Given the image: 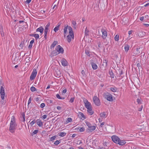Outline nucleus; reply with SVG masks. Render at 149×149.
<instances>
[{"label": "nucleus", "instance_id": "11", "mask_svg": "<svg viewBox=\"0 0 149 149\" xmlns=\"http://www.w3.org/2000/svg\"><path fill=\"white\" fill-rule=\"evenodd\" d=\"M98 3V2H95L93 3V9L95 10H97L99 8V4Z\"/></svg>", "mask_w": 149, "mask_h": 149}, {"label": "nucleus", "instance_id": "59", "mask_svg": "<svg viewBox=\"0 0 149 149\" xmlns=\"http://www.w3.org/2000/svg\"><path fill=\"white\" fill-rule=\"evenodd\" d=\"M67 90L66 89L63 90L62 92V94H65V93L66 92Z\"/></svg>", "mask_w": 149, "mask_h": 149}, {"label": "nucleus", "instance_id": "20", "mask_svg": "<svg viewBox=\"0 0 149 149\" xmlns=\"http://www.w3.org/2000/svg\"><path fill=\"white\" fill-rule=\"evenodd\" d=\"M34 39L33 38V39L30 41V44L28 47V48L29 49H31L32 48L33 45L32 44L34 42Z\"/></svg>", "mask_w": 149, "mask_h": 149}, {"label": "nucleus", "instance_id": "38", "mask_svg": "<svg viewBox=\"0 0 149 149\" xmlns=\"http://www.w3.org/2000/svg\"><path fill=\"white\" fill-rule=\"evenodd\" d=\"M38 132V130H35L33 133H31V135L32 136H33L34 134H36Z\"/></svg>", "mask_w": 149, "mask_h": 149}, {"label": "nucleus", "instance_id": "41", "mask_svg": "<svg viewBox=\"0 0 149 149\" xmlns=\"http://www.w3.org/2000/svg\"><path fill=\"white\" fill-rule=\"evenodd\" d=\"M141 99L138 98L136 100V101L139 104H141Z\"/></svg>", "mask_w": 149, "mask_h": 149}, {"label": "nucleus", "instance_id": "54", "mask_svg": "<svg viewBox=\"0 0 149 149\" xmlns=\"http://www.w3.org/2000/svg\"><path fill=\"white\" fill-rule=\"evenodd\" d=\"M45 106V104L44 103H42L41 104L40 107L41 108L44 107Z\"/></svg>", "mask_w": 149, "mask_h": 149}, {"label": "nucleus", "instance_id": "7", "mask_svg": "<svg viewBox=\"0 0 149 149\" xmlns=\"http://www.w3.org/2000/svg\"><path fill=\"white\" fill-rule=\"evenodd\" d=\"M55 49L58 52V53L63 54L64 50L63 48L59 45L57 46L56 47Z\"/></svg>", "mask_w": 149, "mask_h": 149}, {"label": "nucleus", "instance_id": "43", "mask_svg": "<svg viewBox=\"0 0 149 149\" xmlns=\"http://www.w3.org/2000/svg\"><path fill=\"white\" fill-rule=\"evenodd\" d=\"M24 40L23 41H22L21 42L20 44L19 45V46L21 47H23V45L24 44Z\"/></svg>", "mask_w": 149, "mask_h": 149}, {"label": "nucleus", "instance_id": "25", "mask_svg": "<svg viewBox=\"0 0 149 149\" xmlns=\"http://www.w3.org/2000/svg\"><path fill=\"white\" fill-rule=\"evenodd\" d=\"M61 24L60 23H58V26L56 27L54 29V31L55 32H56L57 31H58V29L59 27L60 26Z\"/></svg>", "mask_w": 149, "mask_h": 149}, {"label": "nucleus", "instance_id": "22", "mask_svg": "<svg viewBox=\"0 0 149 149\" xmlns=\"http://www.w3.org/2000/svg\"><path fill=\"white\" fill-rule=\"evenodd\" d=\"M107 62L108 61L107 59H104L102 65L104 66V68H106L107 66Z\"/></svg>", "mask_w": 149, "mask_h": 149}, {"label": "nucleus", "instance_id": "2", "mask_svg": "<svg viewBox=\"0 0 149 149\" xmlns=\"http://www.w3.org/2000/svg\"><path fill=\"white\" fill-rule=\"evenodd\" d=\"M0 85H2L1 86L0 90V93L1 97L2 100L4 98L5 93L4 90L3 86H4V84L2 80L0 79Z\"/></svg>", "mask_w": 149, "mask_h": 149}, {"label": "nucleus", "instance_id": "51", "mask_svg": "<svg viewBox=\"0 0 149 149\" xmlns=\"http://www.w3.org/2000/svg\"><path fill=\"white\" fill-rule=\"evenodd\" d=\"M74 97H71L70 100L69 102H70V103H72L74 102Z\"/></svg>", "mask_w": 149, "mask_h": 149}, {"label": "nucleus", "instance_id": "5", "mask_svg": "<svg viewBox=\"0 0 149 149\" xmlns=\"http://www.w3.org/2000/svg\"><path fill=\"white\" fill-rule=\"evenodd\" d=\"M111 139L116 144H118L119 143L120 139L117 136L113 135L111 136Z\"/></svg>", "mask_w": 149, "mask_h": 149}, {"label": "nucleus", "instance_id": "47", "mask_svg": "<svg viewBox=\"0 0 149 149\" xmlns=\"http://www.w3.org/2000/svg\"><path fill=\"white\" fill-rule=\"evenodd\" d=\"M47 102L48 104H53V101L51 100L47 99Z\"/></svg>", "mask_w": 149, "mask_h": 149}, {"label": "nucleus", "instance_id": "13", "mask_svg": "<svg viewBox=\"0 0 149 149\" xmlns=\"http://www.w3.org/2000/svg\"><path fill=\"white\" fill-rule=\"evenodd\" d=\"M91 65L92 68L93 70H95L97 68L98 66L95 63L91 61Z\"/></svg>", "mask_w": 149, "mask_h": 149}, {"label": "nucleus", "instance_id": "10", "mask_svg": "<svg viewBox=\"0 0 149 149\" xmlns=\"http://www.w3.org/2000/svg\"><path fill=\"white\" fill-rule=\"evenodd\" d=\"M96 128L95 126H91L88 128L87 129L86 131L88 132H90L95 130Z\"/></svg>", "mask_w": 149, "mask_h": 149}, {"label": "nucleus", "instance_id": "64", "mask_svg": "<svg viewBox=\"0 0 149 149\" xmlns=\"http://www.w3.org/2000/svg\"><path fill=\"white\" fill-rule=\"evenodd\" d=\"M48 30H44V34L47 35Z\"/></svg>", "mask_w": 149, "mask_h": 149}, {"label": "nucleus", "instance_id": "50", "mask_svg": "<svg viewBox=\"0 0 149 149\" xmlns=\"http://www.w3.org/2000/svg\"><path fill=\"white\" fill-rule=\"evenodd\" d=\"M60 143V142H59V141L57 140L55 141L54 143V144L56 145H58Z\"/></svg>", "mask_w": 149, "mask_h": 149}, {"label": "nucleus", "instance_id": "48", "mask_svg": "<svg viewBox=\"0 0 149 149\" xmlns=\"http://www.w3.org/2000/svg\"><path fill=\"white\" fill-rule=\"evenodd\" d=\"M86 125L89 128L91 126V123L88 121H86Z\"/></svg>", "mask_w": 149, "mask_h": 149}, {"label": "nucleus", "instance_id": "62", "mask_svg": "<svg viewBox=\"0 0 149 149\" xmlns=\"http://www.w3.org/2000/svg\"><path fill=\"white\" fill-rule=\"evenodd\" d=\"M68 30L69 31H71L72 30V28L70 26H68Z\"/></svg>", "mask_w": 149, "mask_h": 149}, {"label": "nucleus", "instance_id": "55", "mask_svg": "<svg viewBox=\"0 0 149 149\" xmlns=\"http://www.w3.org/2000/svg\"><path fill=\"white\" fill-rule=\"evenodd\" d=\"M5 102L4 100H1V106H3V105H4L5 104Z\"/></svg>", "mask_w": 149, "mask_h": 149}, {"label": "nucleus", "instance_id": "1", "mask_svg": "<svg viewBox=\"0 0 149 149\" xmlns=\"http://www.w3.org/2000/svg\"><path fill=\"white\" fill-rule=\"evenodd\" d=\"M15 117L14 116H12L10 123L9 128V131L12 133H14L16 129L17 125L15 122Z\"/></svg>", "mask_w": 149, "mask_h": 149}, {"label": "nucleus", "instance_id": "4", "mask_svg": "<svg viewBox=\"0 0 149 149\" xmlns=\"http://www.w3.org/2000/svg\"><path fill=\"white\" fill-rule=\"evenodd\" d=\"M37 74V71L36 68H34L30 76V79L32 81L36 77Z\"/></svg>", "mask_w": 149, "mask_h": 149}, {"label": "nucleus", "instance_id": "34", "mask_svg": "<svg viewBox=\"0 0 149 149\" xmlns=\"http://www.w3.org/2000/svg\"><path fill=\"white\" fill-rule=\"evenodd\" d=\"M129 46L128 45H126L125 47V49L126 52H127L129 50Z\"/></svg>", "mask_w": 149, "mask_h": 149}, {"label": "nucleus", "instance_id": "8", "mask_svg": "<svg viewBox=\"0 0 149 149\" xmlns=\"http://www.w3.org/2000/svg\"><path fill=\"white\" fill-rule=\"evenodd\" d=\"M101 31L102 33V37L104 39L107 36V32L106 30L103 28H102L101 29Z\"/></svg>", "mask_w": 149, "mask_h": 149}, {"label": "nucleus", "instance_id": "30", "mask_svg": "<svg viewBox=\"0 0 149 149\" xmlns=\"http://www.w3.org/2000/svg\"><path fill=\"white\" fill-rule=\"evenodd\" d=\"M19 56H20V55L19 54H16V55L15 56V57L13 60L14 61H15V63L16 61H17L18 60L19 58L18 57H17V56L18 57Z\"/></svg>", "mask_w": 149, "mask_h": 149}, {"label": "nucleus", "instance_id": "53", "mask_svg": "<svg viewBox=\"0 0 149 149\" xmlns=\"http://www.w3.org/2000/svg\"><path fill=\"white\" fill-rule=\"evenodd\" d=\"M31 97H30L28 101V106L31 103Z\"/></svg>", "mask_w": 149, "mask_h": 149}, {"label": "nucleus", "instance_id": "14", "mask_svg": "<svg viewBox=\"0 0 149 149\" xmlns=\"http://www.w3.org/2000/svg\"><path fill=\"white\" fill-rule=\"evenodd\" d=\"M44 31V28L42 26H40L36 29V32H39L41 33L42 34Z\"/></svg>", "mask_w": 149, "mask_h": 149}, {"label": "nucleus", "instance_id": "29", "mask_svg": "<svg viewBox=\"0 0 149 149\" xmlns=\"http://www.w3.org/2000/svg\"><path fill=\"white\" fill-rule=\"evenodd\" d=\"M66 133L64 132H60L58 134V135L61 137H63L66 135Z\"/></svg>", "mask_w": 149, "mask_h": 149}, {"label": "nucleus", "instance_id": "46", "mask_svg": "<svg viewBox=\"0 0 149 149\" xmlns=\"http://www.w3.org/2000/svg\"><path fill=\"white\" fill-rule=\"evenodd\" d=\"M72 121V118H69L67 119V120L66 121V122L67 123L71 122Z\"/></svg>", "mask_w": 149, "mask_h": 149}, {"label": "nucleus", "instance_id": "3", "mask_svg": "<svg viewBox=\"0 0 149 149\" xmlns=\"http://www.w3.org/2000/svg\"><path fill=\"white\" fill-rule=\"evenodd\" d=\"M93 100L94 103L95 105L97 106H99L100 105L101 103L100 100L98 97L96 96H94L93 97Z\"/></svg>", "mask_w": 149, "mask_h": 149}, {"label": "nucleus", "instance_id": "42", "mask_svg": "<svg viewBox=\"0 0 149 149\" xmlns=\"http://www.w3.org/2000/svg\"><path fill=\"white\" fill-rule=\"evenodd\" d=\"M30 90L32 92L36 91V88L34 86H32L30 88Z\"/></svg>", "mask_w": 149, "mask_h": 149}, {"label": "nucleus", "instance_id": "17", "mask_svg": "<svg viewBox=\"0 0 149 149\" xmlns=\"http://www.w3.org/2000/svg\"><path fill=\"white\" fill-rule=\"evenodd\" d=\"M140 49V47L137 48L136 49H134V54L135 55H137L140 53V51L139 49Z\"/></svg>", "mask_w": 149, "mask_h": 149}, {"label": "nucleus", "instance_id": "44", "mask_svg": "<svg viewBox=\"0 0 149 149\" xmlns=\"http://www.w3.org/2000/svg\"><path fill=\"white\" fill-rule=\"evenodd\" d=\"M119 35H116L115 37H114V39L116 41H118L119 40Z\"/></svg>", "mask_w": 149, "mask_h": 149}, {"label": "nucleus", "instance_id": "56", "mask_svg": "<svg viewBox=\"0 0 149 149\" xmlns=\"http://www.w3.org/2000/svg\"><path fill=\"white\" fill-rule=\"evenodd\" d=\"M31 0H27L25 2V3L28 4H29L31 1Z\"/></svg>", "mask_w": 149, "mask_h": 149}, {"label": "nucleus", "instance_id": "60", "mask_svg": "<svg viewBox=\"0 0 149 149\" xmlns=\"http://www.w3.org/2000/svg\"><path fill=\"white\" fill-rule=\"evenodd\" d=\"M47 118V115H44L42 116V119L43 120H44L46 118Z\"/></svg>", "mask_w": 149, "mask_h": 149}, {"label": "nucleus", "instance_id": "18", "mask_svg": "<svg viewBox=\"0 0 149 149\" xmlns=\"http://www.w3.org/2000/svg\"><path fill=\"white\" fill-rule=\"evenodd\" d=\"M36 123L39 127H41L43 125L42 122L39 119H37L36 120Z\"/></svg>", "mask_w": 149, "mask_h": 149}, {"label": "nucleus", "instance_id": "21", "mask_svg": "<svg viewBox=\"0 0 149 149\" xmlns=\"http://www.w3.org/2000/svg\"><path fill=\"white\" fill-rule=\"evenodd\" d=\"M58 54H59V53H58V51L56 49L55 50H53V51L51 53V55L52 56H56Z\"/></svg>", "mask_w": 149, "mask_h": 149}, {"label": "nucleus", "instance_id": "52", "mask_svg": "<svg viewBox=\"0 0 149 149\" xmlns=\"http://www.w3.org/2000/svg\"><path fill=\"white\" fill-rule=\"evenodd\" d=\"M85 130V129L84 127H82L80 128L79 129V132H83Z\"/></svg>", "mask_w": 149, "mask_h": 149}, {"label": "nucleus", "instance_id": "15", "mask_svg": "<svg viewBox=\"0 0 149 149\" xmlns=\"http://www.w3.org/2000/svg\"><path fill=\"white\" fill-rule=\"evenodd\" d=\"M29 36H31L34 37L36 40H37L38 39L39 37V34H29Z\"/></svg>", "mask_w": 149, "mask_h": 149}, {"label": "nucleus", "instance_id": "9", "mask_svg": "<svg viewBox=\"0 0 149 149\" xmlns=\"http://www.w3.org/2000/svg\"><path fill=\"white\" fill-rule=\"evenodd\" d=\"M85 107L87 109H90L92 108V106L90 103L88 101L86 100L84 102Z\"/></svg>", "mask_w": 149, "mask_h": 149}, {"label": "nucleus", "instance_id": "33", "mask_svg": "<svg viewBox=\"0 0 149 149\" xmlns=\"http://www.w3.org/2000/svg\"><path fill=\"white\" fill-rule=\"evenodd\" d=\"M72 24L73 26V27L74 28V29H75L76 28V27H75V26H76L77 24L76 22L75 21L73 20L72 21Z\"/></svg>", "mask_w": 149, "mask_h": 149}, {"label": "nucleus", "instance_id": "26", "mask_svg": "<svg viewBox=\"0 0 149 149\" xmlns=\"http://www.w3.org/2000/svg\"><path fill=\"white\" fill-rule=\"evenodd\" d=\"M87 111L88 113H89L90 115H92L94 113V111H92V108H91L90 109H87Z\"/></svg>", "mask_w": 149, "mask_h": 149}, {"label": "nucleus", "instance_id": "19", "mask_svg": "<svg viewBox=\"0 0 149 149\" xmlns=\"http://www.w3.org/2000/svg\"><path fill=\"white\" fill-rule=\"evenodd\" d=\"M78 117L81 119L82 118H84V119H86V117L84 115L83 113L81 112H79L78 113Z\"/></svg>", "mask_w": 149, "mask_h": 149}, {"label": "nucleus", "instance_id": "27", "mask_svg": "<svg viewBox=\"0 0 149 149\" xmlns=\"http://www.w3.org/2000/svg\"><path fill=\"white\" fill-rule=\"evenodd\" d=\"M109 73L111 78H114V74L113 73L112 70H109Z\"/></svg>", "mask_w": 149, "mask_h": 149}, {"label": "nucleus", "instance_id": "36", "mask_svg": "<svg viewBox=\"0 0 149 149\" xmlns=\"http://www.w3.org/2000/svg\"><path fill=\"white\" fill-rule=\"evenodd\" d=\"M56 96L57 98L59 99L63 100L65 99V98L64 97H60V95L58 94H57L56 95Z\"/></svg>", "mask_w": 149, "mask_h": 149}, {"label": "nucleus", "instance_id": "37", "mask_svg": "<svg viewBox=\"0 0 149 149\" xmlns=\"http://www.w3.org/2000/svg\"><path fill=\"white\" fill-rule=\"evenodd\" d=\"M89 31L88 30H87V28H86V29H85V35L87 36H88L89 35Z\"/></svg>", "mask_w": 149, "mask_h": 149}, {"label": "nucleus", "instance_id": "57", "mask_svg": "<svg viewBox=\"0 0 149 149\" xmlns=\"http://www.w3.org/2000/svg\"><path fill=\"white\" fill-rule=\"evenodd\" d=\"M133 32V31L132 30L129 31H128V33L129 34V36H130V35H131V34H132V33Z\"/></svg>", "mask_w": 149, "mask_h": 149}, {"label": "nucleus", "instance_id": "40", "mask_svg": "<svg viewBox=\"0 0 149 149\" xmlns=\"http://www.w3.org/2000/svg\"><path fill=\"white\" fill-rule=\"evenodd\" d=\"M69 33L70 34L69 35H71L74 38V32H73L72 30L71 31H69Z\"/></svg>", "mask_w": 149, "mask_h": 149}, {"label": "nucleus", "instance_id": "24", "mask_svg": "<svg viewBox=\"0 0 149 149\" xmlns=\"http://www.w3.org/2000/svg\"><path fill=\"white\" fill-rule=\"evenodd\" d=\"M125 141L124 140H122L119 141V143H118L119 145L120 146H123L126 143Z\"/></svg>", "mask_w": 149, "mask_h": 149}, {"label": "nucleus", "instance_id": "23", "mask_svg": "<svg viewBox=\"0 0 149 149\" xmlns=\"http://www.w3.org/2000/svg\"><path fill=\"white\" fill-rule=\"evenodd\" d=\"M58 43V42L56 41H54L50 47V49H52L54 48L55 46Z\"/></svg>", "mask_w": 149, "mask_h": 149}, {"label": "nucleus", "instance_id": "39", "mask_svg": "<svg viewBox=\"0 0 149 149\" xmlns=\"http://www.w3.org/2000/svg\"><path fill=\"white\" fill-rule=\"evenodd\" d=\"M118 71L119 74V77H120V76H121V75L122 74H123V71L121 69H119Z\"/></svg>", "mask_w": 149, "mask_h": 149}, {"label": "nucleus", "instance_id": "58", "mask_svg": "<svg viewBox=\"0 0 149 149\" xmlns=\"http://www.w3.org/2000/svg\"><path fill=\"white\" fill-rule=\"evenodd\" d=\"M137 66L138 67L139 69V68L141 67V64L139 63H138L137 64Z\"/></svg>", "mask_w": 149, "mask_h": 149}, {"label": "nucleus", "instance_id": "35", "mask_svg": "<svg viewBox=\"0 0 149 149\" xmlns=\"http://www.w3.org/2000/svg\"><path fill=\"white\" fill-rule=\"evenodd\" d=\"M56 137H57L56 136V135L50 138V140L49 141H54L55 140V139L56 138Z\"/></svg>", "mask_w": 149, "mask_h": 149}, {"label": "nucleus", "instance_id": "31", "mask_svg": "<svg viewBox=\"0 0 149 149\" xmlns=\"http://www.w3.org/2000/svg\"><path fill=\"white\" fill-rule=\"evenodd\" d=\"M100 117H101L105 118L107 117V115L105 113V112H104L102 113H101L100 114Z\"/></svg>", "mask_w": 149, "mask_h": 149}, {"label": "nucleus", "instance_id": "32", "mask_svg": "<svg viewBox=\"0 0 149 149\" xmlns=\"http://www.w3.org/2000/svg\"><path fill=\"white\" fill-rule=\"evenodd\" d=\"M110 90L113 92H116V91L117 90V88L116 87H111L110 88Z\"/></svg>", "mask_w": 149, "mask_h": 149}, {"label": "nucleus", "instance_id": "63", "mask_svg": "<svg viewBox=\"0 0 149 149\" xmlns=\"http://www.w3.org/2000/svg\"><path fill=\"white\" fill-rule=\"evenodd\" d=\"M142 108H143V106H142V105L141 107H140L139 108L138 111H141L142 110Z\"/></svg>", "mask_w": 149, "mask_h": 149}, {"label": "nucleus", "instance_id": "49", "mask_svg": "<svg viewBox=\"0 0 149 149\" xmlns=\"http://www.w3.org/2000/svg\"><path fill=\"white\" fill-rule=\"evenodd\" d=\"M36 122V121L35 120H34L32 121L31 123H30V124L31 126H32L34 124H35Z\"/></svg>", "mask_w": 149, "mask_h": 149}, {"label": "nucleus", "instance_id": "61", "mask_svg": "<svg viewBox=\"0 0 149 149\" xmlns=\"http://www.w3.org/2000/svg\"><path fill=\"white\" fill-rule=\"evenodd\" d=\"M81 73L83 75V76H85L86 75V74L85 73V71L84 70H82L81 71Z\"/></svg>", "mask_w": 149, "mask_h": 149}, {"label": "nucleus", "instance_id": "6", "mask_svg": "<svg viewBox=\"0 0 149 149\" xmlns=\"http://www.w3.org/2000/svg\"><path fill=\"white\" fill-rule=\"evenodd\" d=\"M105 97L109 101H112L113 100L112 95L108 93H106L105 95Z\"/></svg>", "mask_w": 149, "mask_h": 149}, {"label": "nucleus", "instance_id": "16", "mask_svg": "<svg viewBox=\"0 0 149 149\" xmlns=\"http://www.w3.org/2000/svg\"><path fill=\"white\" fill-rule=\"evenodd\" d=\"M67 41L68 42H70L72 40V38L73 39L74 38H73L72 36L71 35H69L67 36Z\"/></svg>", "mask_w": 149, "mask_h": 149}, {"label": "nucleus", "instance_id": "45", "mask_svg": "<svg viewBox=\"0 0 149 149\" xmlns=\"http://www.w3.org/2000/svg\"><path fill=\"white\" fill-rule=\"evenodd\" d=\"M90 52L87 50H85V53L88 56H90Z\"/></svg>", "mask_w": 149, "mask_h": 149}, {"label": "nucleus", "instance_id": "12", "mask_svg": "<svg viewBox=\"0 0 149 149\" xmlns=\"http://www.w3.org/2000/svg\"><path fill=\"white\" fill-rule=\"evenodd\" d=\"M68 62L64 58H63L61 60V63L62 65L63 66H67L68 65Z\"/></svg>", "mask_w": 149, "mask_h": 149}, {"label": "nucleus", "instance_id": "28", "mask_svg": "<svg viewBox=\"0 0 149 149\" xmlns=\"http://www.w3.org/2000/svg\"><path fill=\"white\" fill-rule=\"evenodd\" d=\"M68 25H66L64 27V33L65 34H66L67 32V29H68Z\"/></svg>", "mask_w": 149, "mask_h": 149}]
</instances>
